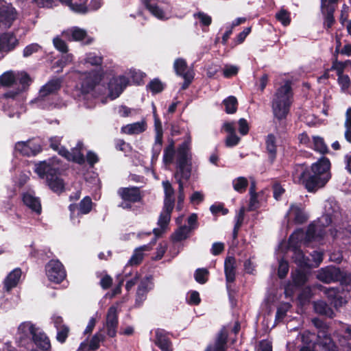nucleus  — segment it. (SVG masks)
Segmentation results:
<instances>
[{
	"instance_id": "8fccbe9b",
	"label": "nucleus",
	"mask_w": 351,
	"mask_h": 351,
	"mask_svg": "<svg viewBox=\"0 0 351 351\" xmlns=\"http://www.w3.org/2000/svg\"><path fill=\"white\" fill-rule=\"evenodd\" d=\"M289 269V265L287 261L282 258L279 261L278 268V276L280 279H284Z\"/></svg>"
},
{
	"instance_id": "c9c22d12",
	"label": "nucleus",
	"mask_w": 351,
	"mask_h": 351,
	"mask_svg": "<svg viewBox=\"0 0 351 351\" xmlns=\"http://www.w3.org/2000/svg\"><path fill=\"white\" fill-rule=\"evenodd\" d=\"M225 106V112L227 114H234L237 112L238 108V101L236 97L229 96L223 101Z\"/></svg>"
},
{
	"instance_id": "603ef678",
	"label": "nucleus",
	"mask_w": 351,
	"mask_h": 351,
	"mask_svg": "<svg viewBox=\"0 0 351 351\" xmlns=\"http://www.w3.org/2000/svg\"><path fill=\"white\" fill-rule=\"evenodd\" d=\"M42 49V47L38 43H31L27 45L23 51V56L24 58H28L33 53H37Z\"/></svg>"
},
{
	"instance_id": "9b49d317",
	"label": "nucleus",
	"mask_w": 351,
	"mask_h": 351,
	"mask_svg": "<svg viewBox=\"0 0 351 351\" xmlns=\"http://www.w3.org/2000/svg\"><path fill=\"white\" fill-rule=\"evenodd\" d=\"M265 151L267 156V161L270 165H273L277 158L278 145L277 139L274 134H269L265 139Z\"/></svg>"
},
{
	"instance_id": "37998d69",
	"label": "nucleus",
	"mask_w": 351,
	"mask_h": 351,
	"mask_svg": "<svg viewBox=\"0 0 351 351\" xmlns=\"http://www.w3.org/2000/svg\"><path fill=\"white\" fill-rule=\"evenodd\" d=\"M19 82V84L21 86V88H19L22 91H24L27 89L32 82V79L29 75L26 72H21L16 77V83Z\"/></svg>"
},
{
	"instance_id": "2f4dec72",
	"label": "nucleus",
	"mask_w": 351,
	"mask_h": 351,
	"mask_svg": "<svg viewBox=\"0 0 351 351\" xmlns=\"http://www.w3.org/2000/svg\"><path fill=\"white\" fill-rule=\"evenodd\" d=\"M291 278L294 285L298 287L304 286L308 280L306 274L300 269H296L291 273Z\"/></svg>"
},
{
	"instance_id": "c85d7f7f",
	"label": "nucleus",
	"mask_w": 351,
	"mask_h": 351,
	"mask_svg": "<svg viewBox=\"0 0 351 351\" xmlns=\"http://www.w3.org/2000/svg\"><path fill=\"white\" fill-rule=\"evenodd\" d=\"M188 65L185 59L178 58L175 60L173 63V69L176 74L182 77L186 74H194L193 71L187 70Z\"/></svg>"
},
{
	"instance_id": "4d7b16f0",
	"label": "nucleus",
	"mask_w": 351,
	"mask_h": 351,
	"mask_svg": "<svg viewBox=\"0 0 351 351\" xmlns=\"http://www.w3.org/2000/svg\"><path fill=\"white\" fill-rule=\"evenodd\" d=\"M56 330H57V335H56L57 341L60 343H64L66 341V340L69 336V326H63V327L60 328L59 329H56Z\"/></svg>"
},
{
	"instance_id": "f03ea898",
	"label": "nucleus",
	"mask_w": 351,
	"mask_h": 351,
	"mask_svg": "<svg viewBox=\"0 0 351 351\" xmlns=\"http://www.w3.org/2000/svg\"><path fill=\"white\" fill-rule=\"evenodd\" d=\"M191 136L180 144L177 149V170L174 178L178 184V195L176 208L182 205L185 198L183 180L188 181L191 176Z\"/></svg>"
},
{
	"instance_id": "e2e57ef3",
	"label": "nucleus",
	"mask_w": 351,
	"mask_h": 351,
	"mask_svg": "<svg viewBox=\"0 0 351 351\" xmlns=\"http://www.w3.org/2000/svg\"><path fill=\"white\" fill-rule=\"evenodd\" d=\"M194 16L199 19L201 25L203 26H209L212 23L211 16L203 12H199L198 13L195 14Z\"/></svg>"
},
{
	"instance_id": "0e129e2a",
	"label": "nucleus",
	"mask_w": 351,
	"mask_h": 351,
	"mask_svg": "<svg viewBox=\"0 0 351 351\" xmlns=\"http://www.w3.org/2000/svg\"><path fill=\"white\" fill-rule=\"evenodd\" d=\"M167 249V244L166 242L160 243L156 248V255L152 258L154 261L160 260L165 255Z\"/></svg>"
},
{
	"instance_id": "72a5a7b5",
	"label": "nucleus",
	"mask_w": 351,
	"mask_h": 351,
	"mask_svg": "<svg viewBox=\"0 0 351 351\" xmlns=\"http://www.w3.org/2000/svg\"><path fill=\"white\" fill-rule=\"evenodd\" d=\"M93 208V202L89 196L84 197L79 203V211L77 216L88 214Z\"/></svg>"
},
{
	"instance_id": "9d476101",
	"label": "nucleus",
	"mask_w": 351,
	"mask_h": 351,
	"mask_svg": "<svg viewBox=\"0 0 351 351\" xmlns=\"http://www.w3.org/2000/svg\"><path fill=\"white\" fill-rule=\"evenodd\" d=\"M19 44L14 33L5 32L0 34V52L5 54L13 51Z\"/></svg>"
},
{
	"instance_id": "58836bf2",
	"label": "nucleus",
	"mask_w": 351,
	"mask_h": 351,
	"mask_svg": "<svg viewBox=\"0 0 351 351\" xmlns=\"http://www.w3.org/2000/svg\"><path fill=\"white\" fill-rule=\"evenodd\" d=\"M0 83L3 86L10 87L16 84V76L12 71H6L0 76Z\"/></svg>"
},
{
	"instance_id": "20e7f679",
	"label": "nucleus",
	"mask_w": 351,
	"mask_h": 351,
	"mask_svg": "<svg viewBox=\"0 0 351 351\" xmlns=\"http://www.w3.org/2000/svg\"><path fill=\"white\" fill-rule=\"evenodd\" d=\"M35 172L41 178H45L49 189L57 194L64 191V183L58 177L60 169L46 161H42L36 165Z\"/></svg>"
},
{
	"instance_id": "412c9836",
	"label": "nucleus",
	"mask_w": 351,
	"mask_h": 351,
	"mask_svg": "<svg viewBox=\"0 0 351 351\" xmlns=\"http://www.w3.org/2000/svg\"><path fill=\"white\" fill-rule=\"evenodd\" d=\"M237 262L234 256H228L224 261V274L226 283H233L236 280Z\"/></svg>"
},
{
	"instance_id": "473e14b6",
	"label": "nucleus",
	"mask_w": 351,
	"mask_h": 351,
	"mask_svg": "<svg viewBox=\"0 0 351 351\" xmlns=\"http://www.w3.org/2000/svg\"><path fill=\"white\" fill-rule=\"evenodd\" d=\"M175 153V142L171 139L164 149L163 162L165 165H170L173 162Z\"/></svg>"
},
{
	"instance_id": "393cba45",
	"label": "nucleus",
	"mask_w": 351,
	"mask_h": 351,
	"mask_svg": "<svg viewBox=\"0 0 351 351\" xmlns=\"http://www.w3.org/2000/svg\"><path fill=\"white\" fill-rule=\"evenodd\" d=\"M146 129L147 123L145 121L143 120L141 121L123 125L121 129V132L128 135H133L143 133L146 130Z\"/></svg>"
},
{
	"instance_id": "bf43d9fd",
	"label": "nucleus",
	"mask_w": 351,
	"mask_h": 351,
	"mask_svg": "<svg viewBox=\"0 0 351 351\" xmlns=\"http://www.w3.org/2000/svg\"><path fill=\"white\" fill-rule=\"evenodd\" d=\"M252 32V27H245L241 32H240L234 38V43L235 45H240L243 43L246 37L250 34Z\"/></svg>"
},
{
	"instance_id": "f704fd0d",
	"label": "nucleus",
	"mask_w": 351,
	"mask_h": 351,
	"mask_svg": "<svg viewBox=\"0 0 351 351\" xmlns=\"http://www.w3.org/2000/svg\"><path fill=\"white\" fill-rule=\"evenodd\" d=\"M144 5L145 8L152 13V14L158 19H161L165 17L164 11L157 5V3H152L150 0H145Z\"/></svg>"
},
{
	"instance_id": "4be33fe9",
	"label": "nucleus",
	"mask_w": 351,
	"mask_h": 351,
	"mask_svg": "<svg viewBox=\"0 0 351 351\" xmlns=\"http://www.w3.org/2000/svg\"><path fill=\"white\" fill-rule=\"evenodd\" d=\"M289 215L293 216L292 221L297 225L304 224L308 219V216L304 209L295 204L291 205L286 216H288Z\"/></svg>"
},
{
	"instance_id": "a878e982",
	"label": "nucleus",
	"mask_w": 351,
	"mask_h": 351,
	"mask_svg": "<svg viewBox=\"0 0 351 351\" xmlns=\"http://www.w3.org/2000/svg\"><path fill=\"white\" fill-rule=\"evenodd\" d=\"M162 186L164 188V193H165L163 205L174 207L175 206V198H174L175 190H174V189L173 188L171 184L168 180L163 181Z\"/></svg>"
},
{
	"instance_id": "13d9d810",
	"label": "nucleus",
	"mask_w": 351,
	"mask_h": 351,
	"mask_svg": "<svg viewBox=\"0 0 351 351\" xmlns=\"http://www.w3.org/2000/svg\"><path fill=\"white\" fill-rule=\"evenodd\" d=\"M53 43L55 48L62 53H66L68 51V46L64 40L59 37H56L53 40Z\"/></svg>"
},
{
	"instance_id": "39448f33",
	"label": "nucleus",
	"mask_w": 351,
	"mask_h": 351,
	"mask_svg": "<svg viewBox=\"0 0 351 351\" xmlns=\"http://www.w3.org/2000/svg\"><path fill=\"white\" fill-rule=\"evenodd\" d=\"M117 195L122 200L118 204V207L132 212L140 210V207L135 205L137 203H142L143 199V195L139 187H120L117 190Z\"/></svg>"
},
{
	"instance_id": "3c124183",
	"label": "nucleus",
	"mask_w": 351,
	"mask_h": 351,
	"mask_svg": "<svg viewBox=\"0 0 351 351\" xmlns=\"http://www.w3.org/2000/svg\"><path fill=\"white\" fill-rule=\"evenodd\" d=\"M70 32L72 37L71 40L75 41L83 40L87 36V33L84 29L77 27H73Z\"/></svg>"
},
{
	"instance_id": "a18cd8bd",
	"label": "nucleus",
	"mask_w": 351,
	"mask_h": 351,
	"mask_svg": "<svg viewBox=\"0 0 351 351\" xmlns=\"http://www.w3.org/2000/svg\"><path fill=\"white\" fill-rule=\"evenodd\" d=\"M15 149L21 155L24 156H32V151H31V147H29L27 141L18 142L15 145Z\"/></svg>"
},
{
	"instance_id": "7c9ffc66",
	"label": "nucleus",
	"mask_w": 351,
	"mask_h": 351,
	"mask_svg": "<svg viewBox=\"0 0 351 351\" xmlns=\"http://www.w3.org/2000/svg\"><path fill=\"white\" fill-rule=\"evenodd\" d=\"M82 147V144L78 143L77 146L71 149L69 161H73L79 165H83L85 162L84 156L81 152Z\"/></svg>"
},
{
	"instance_id": "aec40b11",
	"label": "nucleus",
	"mask_w": 351,
	"mask_h": 351,
	"mask_svg": "<svg viewBox=\"0 0 351 351\" xmlns=\"http://www.w3.org/2000/svg\"><path fill=\"white\" fill-rule=\"evenodd\" d=\"M288 249L293 252V255L291 258L293 261L300 267V268H310L311 263L310 259L308 256H305L302 250L300 249V247H288Z\"/></svg>"
},
{
	"instance_id": "2eb2a0df",
	"label": "nucleus",
	"mask_w": 351,
	"mask_h": 351,
	"mask_svg": "<svg viewBox=\"0 0 351 351\" xmlns=\"http://www.w3.org/2000/svg\"><path fill=\"white\" fill-rule=\"evenodd\" d=\"M326 235V230L320 226H317L313 222L311 223L306 229L304 237L305 243L312 241H319L324 239Z\"/></svg>"
},
{
	"instance_id": "e433bc0d",
	"label": "nucleus",
	"mask_w": 351,
	"mask_h": 351,
	"mask_svg": "<svg viewBox=\"0 0 351 351\" xmlns=\"http://www.w3.org/2000/svg\"><path fill=\"white\" fill-rule=\"evenodd\" d=\"M313 142L314 147L313 149L316 152L322 154H326L329 152L328 147L322 137L318 136H313Z\"/></svg>"
},
{
	"instance_id": "f257e3e1",
	"label": "nucleus",
	"mask_w": 351,
	"mask_h": 351,
	"mask_svg": "<svg viewBox=\"0 0 351 351\" xmlns=\"http://www.w3.org/2000/svg\"><path fill=\"white\" fill-rule=\"evenodd\" d=\"M296 166L301 169V173L298 176V182L302 184L308 192L315 193L319 189L323 188L331 178L330 162L325 156L313 163L311 168L304 164ZM298 171L297 169L296 171Z\"/></svg>"
},
{
	"instance_id": "6ab92c4d",
	"label": "nucleus",
	"mask_w": 351,
	"mask_h": 351,
	"mask_svg": "<svg viewBox=\"0 0 351 351\" xmlns=\"http://www.w3.org/2000/svg\"><path fill=\"white\" fill-rule=\"evenodd\" d=\"M129 83L128 78L125 75H119L114 77L108 84V88L111 95L114 93V98L118 97Z\"/></svg>"
},
{
	"instance_id": "dca6fc26",
	"label": "nucleus",
	"mask_w": 351,
	"mask_h": 351,
	"mask_svg": "<svg viewBox=\"0 0 351 351\" xmlns=\"http://www.w3.org/2000/svg\"><path fill=\"white\" fill-rule=\"evenodd\" d=\"M314 343L316 348L319 347L323 351H337V346L327 331L319 330Z\"/></svg>"
},
{
	"instance_id": "1a4fd4ad",
	"label": "nucleus",
	"mask_w": 351,
	"mask_h": 351,
	"mask_svg": "<svg viewBox=\"0 0 351 351\" xmlns=\"http://www.w3.org/2000/svg\"><path fill=\"white\" fill-rule=\"evenodd\" d=\"M337 5L335 4H329L326 1L324 3L321 1V12L324 16V28L327 31L332 28V27L335 23V19L334 16V14L336 10Z\"/></svg>"
},
{
	"instance_id": "b1692460",
	"label": "nucleus",
	"mask_w": 351,
	"mask_h": 351,
	"mask_svg": "<svg viewBox=\"0 0 351 351\" xmlns=\"http://www.w3.org/2000/svg\"><path fill=\"white\" fill-rule=\"evenodd\" d=\"M21 274L22 271L20 268H16L10 272L3 281L4 289L8 292L16 287Z\"/></svg>"
},
{
	"instance_id": "680f3d73",
	"label": "nucleus",
	"mask_w": 351,
	"mask_h": 351,
	"mask_svg": "<svg viewBox=\"0 0 351 351\" xmlns=\"http://www.w3.org/2000/svg\"><path fill=\"white\" fill-rule=\"evenodd\" d=\"M314 308L316 313L320 315H327L330 309L327 304L323 301H317L314 303Z\"/></svg>"
},
{
	"instance_id": "bb28decb",
	"label": "nucleus",
	"mask_w": 351,
	"mask_h": 351,
	"mask_svg": "<svg viewBox=\"0 0 351 351\" xmlns=\"http://www.w3.org/2000/svg\"><path fill=\"white\" fill-rule=\"evenodd\" d=\"M61 87V82L59 79L50 80L45 84L40 90V97H47L50 94L58 91Z\"/></svg>"
},
{
	"instance_id": "4468645a",
	"label": "nucleus",
	"mask_w": 351,
	"mask_h": 351,
	"mask_svg": "<svg viewBox=\"0 0 351 351\" xmlns=\"http://www.w3.org/2000/svg\"><path fill=\"white\" fill-rule=\"evenodd\" d=\"M155 345L161 351H173L172 342L169 337V332L162 328L155 330Z\"/></svg>"
},
{
	"instance_id": "f8f14e48",
	"label": "nucleus",
	"mask_w": 351,
	"mask_h": 351,
	"mask_svg": "<svg viewBox=\"0 0 351 351\" xmlns=\"http://www.w3.org/2000/svg\"><path fill=\"white\" fill-rule=\"evenodd\" d=\"M21 200L23 204L32 213L38 215L42 213L41 201L38 197H36L29 192H24L21 194Z\"/></svg>"
},
{
	"instance_id": "79ce46f5",
	"label": "nucleus",
	"mask_w": 351,
	"mask_h": 351,
	"mask_svg": "<svg viewBox=\"0 0 351 351\" xmlns=\"http://www.w3.org/2000/svg\"><path fill=\"white\" fill-rule=\"evenodd\" d=\"M276 19L280 22L282 25L287 26L291 23V13L288 10L281 8L276 14Z\"/></svg>"
},
{
	"instance_id": "ddd939ff",
	"label": "nucleus",
	"mask_w": 351,
	"mask_h": 351,
	"mask_svg": "<svg viewBox=\"0 0 351 351\" xmlns=\"http://www.w3.org/2000/svg\"><path fill=\"white\" fill-rule=\"evenodd\" d=\"M38 328L31 322H25L21 324L18 328L19 335V344L21 346H26L28 343L29 338L36 332Z\"/></svg>"
},
{
	"instance_id": "052dcab7",
	"label": "nucleus",
	"mask_w": 351,
	"mask_h": 351,
	"mask_svg": "<svg viewBox=\"0 0 351 351\" xmlns=\"http://www.w3.org/2000/svg\"><path fill=\"white\" fill-rule=\"evenodd\" d=\"M345 69V66H343V62L339 61L337 57L334 58L332 62L330 70L335 71L337 73V75L338 76L343 74Z\"/></svg>"
},
{
	"instance_id": "de8ad7c7",
	"label": "nucleus",
	"mask_w": 351,
	"mask_h": 351,
	"mask_svg": "<svg viewBox=\"0 0 351 351\" xmlns=\"http://www.w3.org/2000/svg\"><path fill=\"white\" fill-rule=\"evenodd\" d=\"M48 254H52L50 249L45 247L43 249H33L30 253L31 256L41 259L43 261L50 257Z\"/></svg>"
},
{
	"instance_id": "423d86ee",
	"label": "nucleus",
	"mask_w": 351,
	"mask_h": 351,
	"mask_svg": "<svg viewBox=\"0 0 351 351\" xmlns=\"http://www.w3.org/2000/svg\"><path fill=\"white\" fill-rule=\"evenodd\" d=\"M45 271L48 279L56 284L61 283L66 276L63 265L58 260L49 261L45 265Z\"/></svg>"
},
{
	"instance_id": "7ed1b4c3",
	"label": "nucleus",
	"mask_w": 351,
	"mask_h": 351,
	"mask_svg": "<svg viewBox=\"0 0 351 351\" xmlns=\"http://www.w3.org/2000/svg\"><path fill=\"white\" fill-rule=\"evenodd\" d=\"M293 92L291 82L287 80L276 91L271 101V109L274 117L278 121L287 119L293 103Z\"/></svg>"
},
{
	"instance_id": "09e8293b",
	"label": "nucleus",
	"mask_w": 351,
	"mask_h": 351,
	"mask_svg": "<svg viewBox=\"0 0 351 351\" xmlns=\"http://www.w3.org/2000/svg\"><path fill=\"white\" fill-rule=\"evenodd\" d=\"M226 289L228 295V300L231 307L235 308L237 305V291L235 289L232 287L231 283H226Z\"/></svg>"
},
{
	"instance_id": "5fc2aeb1",
	"label": "nucleus",
	"mask_w": 351,
	"mask_h": 351,
	"mask_svg": "<svg viewBox=\"0 0 351 351\" xmlns=\"http://www.w3.org/2000/svg\"><path fill=\"white\" fill-rule=\"evenodd\" d=\"M289 304L288 303H285L277 308V311L276 313L275 322H280L283 320V319L287 315V313L289 310Z\"/></svg>"
},
{
	"instance_id": "cd10ccee",
	"label": "nucleus",
	"mask_w": 351,
	"mask_h": 351,
	"mask_svg": "<svg viewBox=\"0 0 351 351\" xmlns=\"http://www.w3.org/2000/svg\"><path fill=\"white\" fill-rule=\"evenodd\" d=\"M173 208L174 207L173 206L163 205L162 210L159 215L157 223L160 228L167 229L170 222L171 215Z\"/></svg>"
},
{
	"instance_id": "f3484780",
	"label": "nucleus",
	"mask_w": 351,
	"mask_h": 351,
	"mask_svg": "<svg viewBox=\"0 0 351 351\" xmlns=\"http://www.w3.org/2000/svg\"><path fill=\"white\" fill-rule=\"evenodd\" d=\"M34 343L36 348L42 351H49L51 349V343L47 335L38 328L29 338L28 343Z\"/></svg>"
},
{
	"instance_id": "c756f323",
	"label": "nucleus",
	"mask_w": 351,
	"mask_h": 351,
	"mask_svg": "<svg viewBox=\"0 0 351 351\" xmlns=\"http://www.w3.org/2000/svg\"><path fill=\"white\" fill-rule=\"evenodd\" d=\"M305 233L302 228H297L288 239V247H300L301 242L304 240Z\"/></svg>"
},
{
	"instance_id": "6e6552de",
	"label": "nucleus",
	"mask_w": 351,
	"mask_h": 351,
	"mask_svg": "<svg viewBox=\"0 0 351 351\" xmlns=\"http://www.w3.org/2000/svg\"><path fill=\"white\" fill-rule=\"evenodd\" d=\"M16 19V10L10 5L0 8V29L10 28Z\"/></svg>"
},
{
	"instance_id": "0eeeda50",
	"label": "nucleus",
	"mask_w": 351,
	"mask_h": 351,
	"mask_svg": "<svg viewBox=\"0 0 351 351\" xmlns=\"http://www.w3.org/2000/svg\"><path fill=\"white\" fill-rule=\"evenodd\" d=\"M119 325V316L117 307L112 305L108 309L106 315V327L107 335L110 337H114L117 335Z\"/></svg>"
},
{
	"instance_id": "69168bd1",
	"label": "nucleus",
	"mask_w": 351,
	"mask_h": 351,
	"mask_svg": "<svg viewBox=\"0 0 351 351\" xmlns=\"http://www.w3.org/2000/svg\"><path fill=\"white\" fill-rule=\"evenodd\" d=\"M70 8L74 11L75 12L79 13V14H86L89 10L88 8L86 5L84 3H73L71 2V5H69Z\"/></svg>"
},
{
	"instance_id": "a19ab883",
	"label": "nucleus",
	"mask_w": 351,
	"mask_h": 351,
	"mask_svg": "<svg viewBox=\"0 0 351 351\" xmlns=\"http://www.w3.org/2000/svg\"><path fill=\"white\" fill-rule=\"evenodd\" d=\"M165 84L158 78H154L147 85V88L155 95L161 93L165 89Z\"/></svg>"
},
{
	"instance_id": "4c0bfd02",
	"label": "nucleus",
	"mask_w": 351,
	"mask_h": 351,
	"mask_svg": "<svg viewBox=\"0 0 351 351\" xmlns=\"http://www.w3.org/2000/svg\"><path fill=\"white\" fill-rule=\"evenodd\" d=\"M208 276L209 271L206 268H198L194 273L195 281L200 285L206 283L208 280Z\"/></svg>"
},
{
	"instance_id": "338daca9",
	"label": "nucleus",
	"mask_w": 351,
	"mask_h": 351,
	"mask_svg": "<svg viewBox=\"0 0 351 351\" xmlns=\"http://www.w3.org/2000/svg\"><path fill=\"white\" fill-rule=\"evenodd\" d=\"M337 81L341 88L343 90L348 89L351 84V80L348 75L342 74L338 75Z\"/></svg>"
},
{
	"instance_id": "6e6d98bb",
	"label": "nucleus",
	"mask_w": 351,
	"mask_h": 351,
	"mask_svg": "<svg viewBox=\"0 0 351 351\" xmlns=\"http://www.w3.org/2000/svg\"><path fill=\"white\" fill-rule=\"evenodd\" d=\"M272 191H273V197L277 201L280 200L282 195L285 193V189L282 187L281 184L278 182H276L273 184Z\"/></svg>"
},
{
	"instance_id": "c03bdc74",
	"label": "nucleus",
	"mask_w": 351,
	"mask_h": 351,
	"mask_svg": "<svg viewBox=\"0 0 351 351\" xmlns=\"http://www.w3.org/2000/svg\"><path fill=\"white\" fill-rule=\"evenodd\" d=\"M247 186L248 181L245 177H239L233 181L234 189L240 193H244Z\"/></svg>"
},
{
	"instance_id": "864d4df0",
	"label": "nucleus",
	"mask_w": 351,
	"mask_h": 351,
	"mask_svg": "<svg viewBox=\"0 0 351 351\" xmlns=\"http://www.w3.org/2000/svg\"><path fill=\"white\" fill-rule=\"evenodd\" d=\"M143 260V254L138 251L136 249L134 250L131 258L128 261L127 265L137 266L139 265Z\"/></svg>"
},
{
	"instance_id": "774afa93",
	"label": "nucleus",
	"mask_w": 351,
	"mask_h": 351,
	"mask_svg": "<svg viewBox=\"0 0 351 351\" xmlns=\"http://www.w3.org/2000/svg\"><path fill=\"white\" fill-rule=\"evenodd\" d=\"M238 124L239 132L243 136L247 134L250 130V127L247 120L244 118H241L238 121Z\"/></svg>"
},
{
	"instance_id": "ea45409f",
	"label": "nucleus",
	"mask_w": 351,
	"mask_h": 351,
	"mask_svg": "<svg viewBox=\"0 0 351 351\" xmlns=\"http://www.w3.org/2000/svg\"><path fill=\"white\" fill-rule=\"evenodd\" d=\"M190 232L191 230L188 229L186 226H182L174 232L172 235V239L176 242L184 241L188 238Z\"/></svg>"
},
{
	"instance_id": "5701e85b",
	"label": "nucleus",
	"mask_w": 351,
	"mask_h": 351,
	"mask_svg": "<svg viewBox=\"0 0 351 351\" xmlns=\"http://www.w3.org/2000/svg\"><path fill=\"white\" fill-rule=\"evenodd\" d=\"M223 128L224 130L228 133L226 139V146L232 147L237 145L241 138L237 135L234 123L226 122Z\"/></svg>"
},
{
	"instance_id": "a211bd4d",
	"label": "nucleus",
	"mask_w": 351,
	"mask_h": 351,
	"mask_svg": "<svg viewBox=\"0 0 351 351\" xmlns=\"http://www.w3.org/2000/svg\"><path fill=\"white\" fill-rule=\"evenodd\" d=\"M341 269L339 267L331 266L322 268L318 274V278L326 283L331 282H337L341 277Z\"/></svg>"
},
{
	"instance_id": "49530a36",
	"label": "nucleus",
	"mask_w": 351,
	"mask_h": 351,
	"mask_svg": "<svg viewBox=\"0 0 351 351\" xmlns=\"http://www.w3.org/2000/svg\"><path fill=\"white\" fill-rule=\"evenodd\" d=\"M104 339L105 336L103 334L100 332L95 333L90 341L88 346L89 350L95 351L99 349L100 346V342L104 341Z\"/></svg>"
}]
</instances>
